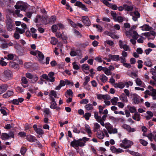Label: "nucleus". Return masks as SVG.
Wrapping results in <instances>:
<instances>
[{
  "label": "nucleus",
  "instance_id": "nucleus-1",
  "mask_svg": "<svg viewBox=\"0 0 156 156\" xmlns=\"http://www.w3.org/2000/svg\"><path fill=\"white\" fill-rule=\"evenodd\" d=\"M136 27L135 25L132 26L131 27L130 24L127 23V29H130L127 31V37H132L133 38L130 40V42L133 44H135L136 42V40L138 38L139 35L136 31L134 30Z\"/></svg>",
  "mask_w": 156,
  "mask_h": 156
},
{
  "label": "nucleus",
  "instance_id": "nucleus-2",
  "mask_svg": "<svg viewBox=\"0 0 156 156\" xmlns=\"http://www.w3.org/2000/svg\"><path fill=\"white\" fill-rule=\"evenodd\" d=\"M12 72L9 70H5L4 72L0 75V79L3 81H5L9 78L12 77Z\"/></svg>",
  "mask_w": 156,
  "mask_h": 156
},
{
  "label": "nucleus",
  "instance_id": "nucleus-3",
  "mask_svg": "<svg viewBox=\"0 0 156 156\" xmlns=\"http://www.w3.org/2000/svg\"><path fill=\"white\" fill-rule=\"evenodd\" d=\"M6 26L8 31H11L13 30V28L14 26V23L12 20L9 17L7 18L5 22Z\"/></svg>",
  "mask_w": 156,
  "mask_h": 156
},
{
  "label": "nucleus",
  "instance_id": "nucleus-4",
  "mask_svg": "<svg viewBox=\"0 0 156 156\" xmlns=\"http://www.w3.org/2000/svg\"><path fill=\"white\" fill-rule=\"evenodd\" d=\"M127 96L130 98H133V101L134 104H138L140 103L139 96L137 94H130L127 90Z\"/></svg>",
  "mask_w": 156,
  "mask_h": 156
},
{
  "label": "nucleus",
  "instance_id": "nucleus-5",
  "mask_svg": "<svg viewBox=\"0 0 156 156\" xmlns=\"http://www.w3.org/2000/svg\"><path fill=\"white\" fill-rule=\"evenodd\" d=\"M70 145L73 147H78L79 146L82 147L84 146V144L83 142H79L78 141L74 139L71 142Z\"/></svg>",
  "mask_w": 156,
  "mask_h": 156
},
{
  "label": "nucleus",
  "instance_id": "nucleus-6",
  "mask_svg": "<svg viewBox=\"0 0 156 156\" xmlns=\"http://www.w3.org/2000/svg\"><path fill=\"white\" fill-rule=\"evenodd\" d=\"M82 21L86 26H89L90 25V21L87 16H83L82 18Z\"/></svg>",
  "mask_w": 156,
  "mask_h": 156
},
{
  "label": "nucleus",
  "instance_id": "nucleus-7",
  "mask_svg": "<svg viewBox=\"0 0 156 156\" xmlns=\"http://www.w3.org/2000/svg\"><path fill=\"white\" fill-rule=\"evenodd\" d=\"M74 5L81 8L82 10H84L85 11L88 12L89 11L88 9L86 7L85 5L83 4L82 2L80 1H76L75 4Z\"/></svg>",
  "mask_w": 156,
  "mask_h": 156
},
{
  "label": "nucleus",
  "instance_id": "nucleus-8",
  "mask_svg": "<svg viewBox=\"0 0 156 156\" xmlns=\"http://www.w3.org/2000/svg\"><path fill=\"white\" fill-rule=\"evenodd\" d=\"M122 54V56L120 58L121 62L123 63L124 66L127 67V63H126V59L125 58V57L127 56V53L125 51H123Z\"/></svg>",
  "mask_w": 156,
  "mask_h": 156
},
{
  "label": "nucleus",
  "instance_id": "nucleus-9",
  "mask_svg": "<svg viewBox=\"0 0 156 156\" xmlns=\"http://www.w3.org/2000/svg\"><path fill=\"white\" fill-rule=\"evenodd\" d=\"M37 52H38L37 55L38 57V59L40 63L41 64H44L45 62H44L43 61L44 58V55L41 52L39 51H37Z\"/></svg>",
  "mask_w": 156,
  "mask_h": 156
},
{
  "label": "nucleus",
  "instance_id": "nucleus-10",
  "mask_svg": "<svg viewBox=\"0 0 156 156\" xmlns=\"http://www.w3.org/2000/svg\"><path fill=\"white\" fill-rule=\"evenodd\" d=\"M26 136V139L30 142H34L37 141L35 137L31 135H28Z\"/></svg>",
  "mask_w": 156,
  "mask_h": 156
},
{
  "label": "nucleus",
  "instance_id": "nucleus-11",
  "mask_svg": "<svg viewBox=\"0 0 156 156\" xmlns=\"http://www.w3.org/2000/svg\"><path fill=\"white\" fill-rule=\"evenodd\" d=\"M8 87L6 84H2L0 86V94L5 92L7 89Z\"/></svg>",
  "mask_w": 156,
  "mask_h": 156
},
{
  "label": "nucleus",
  "instance_id": "nucleus-12",
  "mask_svg": "<svg viewBox=\"0 0 156 156\" xmlns=\"http://www.w3.org/2000/svg\"><path fill=\"white\" fill-rule=\"evenodd\" d=\"M14 93L12 90H8L6 93L3 95V97L4 98H8L10 96L12 95Z\"/></svg>",
  "mask_w": 156,
  "mask_h": 156
},
{
  "label": "nucleus",
  "instance_id": "nucleus-13",
  "mask_svg": "<svg viewBox=\"0 0 156 156\" xmlns=\"http://www.w3.org/2000/svg\"><path fill=\"white\" fill-rule=\"evenodd\" d=\"M44 79L46 80H49L51 82H54L55 81V77L53 78H49L47 75L46 74H43L41 76Z\"/></svg>",
  "mask_w": 156,
  "mask_h": 156
},
{
  "label": "nucleus",
  "instance_id": "nucleus-14",
  "mask_svg": "<svg viewBox=\"0 0 156 156\" xmlns=\"http://www.w3.org/2000/svg\"><path fill=\"white\" fill-rule=\"evenodd\" d=\"M127 152L133 156H141V154H140L138 153L137 152H136L133 151L129 150L127 149Z\"/></svg>",
  "mask_w": 156,
  "mask_h": 156
},
{
  "label": "nucleus",
  "instance_id": "nucleus-15",
  "mask_svg": "<svg viewBox=\"0 0 156 156\" xmlns=\"http://www.w3.org/2000/svg\"><path fill=\"white\" fill-rule=\"evenodd\" d=\"M108 57L111 59L115 61H118L119 60V57L118 55H112L110 54Z\"/></svg>",
  "mask_w": 156,
  "mask_h": 156
},
{
  "label": "nucleus",
  "instance_id": "nucleus-16",
  "mask_svg": "<svg viewBox=\"0 0 156 156\" xmlns=\"http://www.w3.org/2000/svg\"><path fill=\"white\" fill-rule=\"evenodd\" d=\"M105 127L107 129L108 132L110 134H111V131L112 129V127L109 122L106 123L105 124Z\"/></svg>",
  "mask_w": 156,
  "mask_h": 156
},
{
  "label": "nucleus",
  "instance_id": "nucleus-17",
  "mask_svg": "<svg viewBox=\"0 0 156 156\" xmlns=\"http://www.w3.org/2000/svg\"><path fill=\"white\" fill-rule=\"evenodd\" d=\"M51 103L50 107L51 108L55 109V107L57 105V104L55 101V99L51 97Z\"/></svg>",
  "mask_w": 156,
  "mask_h": 156
},
{
  "label": "nucleus",
  "instance_id": "nucleus-18",
  "mask_svg": "<svg viewBox=\"0 0 156 156\" xmlns=\"http://www.w3.org/2000/svg\"><path fill=\"white\" fill-rule=\"evenodd\" d=\"M135 82L137 85L138 86L143 87L144 85V83L139 78H136V80Z\"/></svg>",
  "mask_w": 156,
  "mask_h": 156
},
{
  "label": "nucleus",
  "instance_id": "nucleus-19",
  "mask_svg": "<svg viewBox=\"0 0 156 156\" xmlns=\"http://www.w3.org/2000/svg\"><path fill=\"white\" fill-rule=\"evenodd\" d=\"M124 91L126 94H122L120 97L121 100L123 101H126L127 98V89H125Z\"/></svg>",
  "mask_w": 156,
  "mask_h": 156
},
{
  "label": "nucleus",
  "instance_id": "nucleus-20",
  "mask_svg": "<svg viewBox=\"0 0 156 156\" xmlns=\"http://www.w3.org/2000/svg\"><path fill=\"white\" fill-rule=\"evenodd\" d=\"M119 46L120 48H123L125 51H127V45L124 44L123 43L122 40L119 41Z\"/></svg>",
  "mask_w": 156,
  "mask_h": 156
},
{
  "label": "nucleus",
  "instance_id": "nucleus-21",
  "mask_svg": "<svg viewBox=\"0 0 156 156\" xmlns=\"http://www.w3.org/2000/svg\"><path fill=\"white\" fill-rule=\"evenodd\" d=\"M133 118L137 121H139L140 120V114L137 112H135L133 116Z\"/></svg>",
  "mask_w": 156,
  "mask_h": 156
},
{
  "label": "nucleus",
  "instance_id": "nucleus-22",
  "mask_svg": "<svg viewBox=\"0 0 156 156\" xmlns=\"http://www.w3.org/2000/svg\"><path fill=\"white\" fill-rule=\"evenodd\" d=\"M151 91V93L150 96L152 97L153 100H156V89H154Z\"/></svg>",
  "mask_w": 156,
  "mask_h": 156
},
{
  "label": "nucleus",
  "instance_id": "nucleus-23",
  "mask_svg": "<svg viewBox=\"0 0 156 156\" xmlns=\"http://www.w3.org/2000/svg\"><path fill=\"white\" fill-rule=\"evenodd\" d=\"M120 146L122 148H127V139L126 138H125L122 141V143L120 144Z\"/></svg>",
  "mask_w": 156,
  "mask_h": 156
},
{
  "label": "nucleus",
  "instance_id": "nucleus-24",
  "mask_svg": "<svg viewBox=\"0 0 156 156\" xmlns=\"http://www.w3.org/2000/svg\"><path fill=\"white\" fill-rule=\"evenodd\" d=\"M143 31H148L149 30L150 28L149 26L147 25H144L143 26L140 27Z\"/></svg>",
  "mask_w": 156,
  "mask_h": 156
},
{
  "label": "nucleus",
  "instance_id": "nucleus-25",
  "mask_svg": "<svg viewBox=\"0 0 156 156\" xmlns=\"http://www.w3.org/2000/svg\"><path fill=\"white\" fill-rule=\"evenodd\" d=\"M148 115L145 116V118L147 120H149L153 116V113L150 111H148L147 112Z\"/></svg>",
  "mask_w": 156,
  "mask_h": 156
},
{
  "label": "nucleus",
  "instance_id": "nucleus-26",
  "mask_svg": "<svg viewBox=\"0 0 156 156\" xmlns=\"http://www.w3.org/2000/svg\"><path fill=\"white\" fill-rule=\"evenodd\" d=\"M97 135L98 137L100 139H103L104 137V134L102 131H100V133L97 132Z\"/></svg>",
  "mask_w": 156,
  "mask_h": 156
},
{
  "label": "nucleus",
  "instance_id": "nucleus-27",
  "mask_svg": "<svg viewBox=\"0 0 156 156\" xmlns=\"http://www.w3.org/2000/svg\"><path fill=\"white\" fill-rule=\"evenodd\" d=\"M118 100L119 99L118 98L114 97L111 99V101L113 105H117V102Z\"/></svg>",
  "mask_w": 156,
  "mask_h": 156
},
{
  "label": "nucleus",
  "instance_id": "nucleus-28",
  "mask_svg": "<svg viewBox=\"0 0 156 156\" xmlns=\"http://www.w3.org/2000/svg\"><path fill=\"white\" fill-rule=\"evenodd\" d=\"M85 108L87 111L92 110L93 108V105L90 104H87L85 106Z\"/></svg>",
  "mask_w": 156,
  "mask_h": 156
},
{
  "label": "nucleus",
  "instance_id": "nucleus-29",
  "mask_svg": "<svg viewBox=\"0 0 156 156\" xmlns=\"http://www.w3.org/2000/svg\"><path fill=\"white\" fill-rule=\"evenodd\" d=\"M100 76V80L103 82H105L107 81L108 78L105 75L102 74Z\"/></svg>",
  "mask_w": 156,
  "mask_h": 156
},
{
  "label": "nucleus",
  "instance_id": "nucleus-30",
  "mask_svg": "<svg viewBox=\"0 0 156 156\" xmlns=\"http://www.w3.org/2000/svg\"><path fill=\"white\" fill-rule=\"evenodd\" d=\"M103 71H104L105 73L107 75H110L111 74L110 71L107 68L104 67Z\"/></svg>",
  "mask_w": 156,
  "mask_h": 156
},
{
  "label": "nucleus",
  "instance_id": "nucleus-31",
  "mask_svg": "<svg viewBox=\"0 0 156 156\" xmlns=\"http://www.w3.org/2000/svg\"><path fill=\"white\" fill-rule=\"evenodd\" d=\"M151 72L153 75L152 78L154 80H156V70L154 69H151Z\"/></svg>",
  "mask_w": 156,
  "mask_h": 156
},
{
  "label": "nucleus",
  "instance_id": "nucleus-32",
  "mask_svg": "<svg viewBox=\"0 0 156 156\" xmlns=\"http://www.w3.org/2000/svg\"><path fill=\"white\" fill-rule=\"evenodd\" d=\"M9 138V135L6 133H3L1 136V138L3 140L8 139Z\"/></svg>",
  "mask_w": 156,
  "mask_h": 156
},
{
  "label": "nucleus",
  "instance_id": "nucleus-33",
  "mask_svg": "<svg viewBox=\"0 0 156 156\" xmlns=\"http://www.w3.org/2000/svg\"><path fill=\"white\" fill-rule=\"evenodd\" d=\"M128 109L132 113L136 112V109L134 106H129L128 107Z\"/></svg>",
  "mask_w": 156,
  "mask_h": 156
},
{
  "label": "nucleus",
  "instance_id": "nucleus-34",
  "mask_svg": "<svg viewBox=\"0 0 156 156\" xmlns=\"http://www.w3.org/2000/svg\"><path fill=\"white\" fill-rule=\"evenodd\" d=\"M58 40L55 37H52L51 38V43L53 45H56L57 43Z\"/></svg>",
  "mask_w": 156,
  "mask_h": 156
},
{
  "label": "nucleus",
  "instance_id": "nucleus-35",
  "mask_svg": "<svg viewBox=\"0 0 156 156\" xmlns=\"http://www.w3.org/2000/svg\"><path fill=\"white\" fill-rule=\"evenodd\" d=\"M136 131V129L127 125V131L129 133L134 132Z\"/></svg>",
  "mask_w": 156,
  "mask_h": 156
},
{
  "label": "nucleus",
  "instance_id": "nucleus-36",
  "mask_svg": "<svg viewBox=\"0 0 156 156\" xmlns=\"http://www.w3.org/2000/svg\"><path fill=\"white\" fill-rule=\"evenodd\" d=\"M16 31L18 33H19L21 34H22L25 32V30L23 29H20L18 27H16Z\"/></svg>",
  "mask_w": 156,
  "mask_h": 156
},
{
  "label": "nucleus",
  "instance_id": "nucleus-37",
  "mask_svg": "<svg viewBox=\"0 0 156 156\" xmlns=\"http://www.w3.org/2000/svg\"><path fill=\"white\" fill-rule=\"evenodd\" d=\"M74 33L79 38H81L82 36L80 33L76 29H74Z\"/></svg>",
  "mask_w": 156,
  "mask_h": 156
},
{
  "label": "nucleus",
  "instance_id": "nucleus-38",
  "mask_svg": "<svg viewBox=\"0 0 156 156\" xmlns=\"http://www.w3.org/2000/svg\"><path fill=\"white\" fill-rule=\"evenodd\" d=\"M91 114L90 113L87 112L83 115V116L85 118L86 120H88L89 118L91 116Z\"/></svg>",
  "mask_w": 156,
  "mask_h": 156
},
{
  "label": "nucleus",
  "instance_id": "nucleus-39",
  "mask_svg": "<svg viewBox=\"0 0 156 156\" xmlns=\"http://www.w3.org/2000/svg\"><path fill=\"white\" fill-rule=\"evenodd\" d=\"M52 96H53L55 98H57V94L56 92L54 90H51L49 94V96L51 98L52 97H51Z\"/></svg>",
  "mask_w": 156,
  "mask_h": 156
},
{
  "label": "nucleus",
  "instance_id": "nucleus-40",
  "mask_svg": "<svg viewBox=\"0 0 156 156\" xmlns=\"http://www.w3.org/2000/svg\"><path fill=\"white\" fill-rule=\"evenodd\" d=\"M90 77L88 76H87L85 77V81L83 84V86H87V83L90 81Z\"/></svg>",
  "mask_w": 156,
  "mask_h": 156
},
{
  "label": "nucleus",
  "instance_id": "nucleus-41",
  "mask_svg": "<svg viewBox=\"0 0 156 156\" xmlns=\"http://www.w3.org/2000/svg\"><path fill=\"white\" fill-rule=\"evenodd\" d=\"M5 107H2L0 109V111L2 114H3L4 115H7V114L5 110Z\"/></svg>",
  "mask_w": 156,
  "mask_h": 156
},
{
  "label": "nucleus",
  "instance_id": "nucleus-42",
  "mask_svg": "<svg viewBox=\"0 0 156 156\" xmlns=\"http://www.w3.org/2000/svg\"><path fill=\"white\" fill-rule=\"evenodd\" d=\"M86 131L87 132L88 134H92L91 130L90 129V128L88 125H86L85 126Z\"/></svg>",
  "mask_w": 156,
  "mask_h": 156
},
{
  "label": "nucleus",
  "instance_id": "nucleus-43",
  "mask_svg": "<svg viewBox=\"0 0 156 156\" xmlns=\"http://www.w3.org/2000/svg\"><path fill=\"white\" fill-rule=\"evenodd\" d=\"M130 2H127V11H131L133 9V7L132 5H130Z\"/></svg>",
  "mask_w": 156,
  "mask_h": 156
},
{
  "label": "nucleus",
  "instance_id": "nucleus-44",
  "mask_svg": "<svg viewBox=\"0 0 156 156\" xmlns=\"http://www.w3.org/2000/svg\"><path fill=\"white\" fill-rule=\"evenodd\" d=\"M145 64L148 66L151 67L152 65V64L151 61L149 60H147L145 62Z\"/></svg>",
  "mask_w": 156,
  "mask_h": 156
},
{
  "label": "nucleus",
  "instance_id": "nucleus-45",
  "mask_svg": "<svg viewBox=\"0 0 156 156\" xmlns=\"http://www.w3.org/2000/svg\"><path fill=\"white\" fill-rule=\"evenodd\" d=\"M68 22L73 27L77 28V27L76 26V23L69 19H68Z\"/></svg>",
  "mask_w": 156,
  "mask_h": 156
},
{
  "label": "nucleus",
  "instance_id": "nucleus-46",
  "mask_svg": "<svg viewBox=\"0 0 156 156\" xmlns=\"http://www.w3.org/2000/svg\"><path fill=\"white\" fill-rule=\"evenodd\" d=\"M140 142L141 144L144 146H146L148 144V142L147 141L143 139H140Z\"/></svg>",
  "mask_w": 156,
  "mask_h": 156
},
{
  "label": "nucleus",
  "instance_id": "nucleus-47",
  "mask_svg": "<svg viewBox=\"0 0 156 156\" xmlns=\"http://www.w3.org/2000/svg\"><path fill=\"white\" fill-rule=\"evenodd\" d=\"M57 26V24L54 25L52 26L51 27V29L53 32H55L57 31L58 28Z\"/></svg>",
  "mask_w": 156,
  "mask_h": 156
},
{
  "label": "nucleus",
  "instance_id": "nucleus-48",
  "mask_svg": "<svg viewBox=\"0 0 156 156\" xmlns=\"http://www.w3.org/2000/svg\"><path fill=\"white\" fill-rule=\"evenodd\" d=\"M123 18L121 16H118L116 18V20H115V21H118L119 23L122 22L123 21Z\"/></svg>",
  "mask_w": 156,
  "mask_h": 156
},
{
  "label": "nucleus",
  "instance_id": "nucleus-49",
  "mask_svg": "<svg viewBox=\"0 0 156 156\" xmlns=\"http://www.w3.org/2000/svg\"><path fill=\"white\" fill-rule=\"evenodd\" d=\"M94 118L97 121L101 119V116H98V112H94Z\"/></svg>",
  "mask_w": 156,
  "mask_h": 156
},
{
  "label": "nucleus",
  "instance_id": "nucleus-50",
  "mask_svg": "<svg viewBox=\"0 0 156 156\" xmlns=\"http://www.w3.org/2000/svg\"><path fill=\"white\" fill-rule=\"evenodd\" d=\"M111 16L113 17L114 20L115 19L116 20V18L117 17V14L116 12L114 11H111Z\"/></svg>",
  "mask_w": 156,
  "mask_h": 156
},
{
  "label": "nucleus",
  "instance_id": "nucleus-51",
  "mask_svg": "<svg viewBox=\"0 0 156 156\" xmlns=\"http://www.w3.org/2000/svg\"><path fill=\"white\" fill-rule=\"evenodd\" d=\"M11 65L13 67L14 69H18L19 68V65L16 64V63L12 62L11 63Z\"/></svg>",
  "mask_w": 156,
  "mask_h": 156
},
{
  "label": "nucleus",
  "instance_id": "nucleus-52",
  "mask_svg": "<svg viewBox=\"0 0 156 156\" xmlns=\"http://www.w3.org/2000/svg\"><path fill=\"white\" fill-rule=\"evenodd\" d=\"M128 73H129V75H130V76L132 77H137V74L135 73L131 72L130 73H129V71H128Z\"/></svg>",
  "mask_w": 156,
  "mask_h": 156
},
{
  "label": "nucleus",
  "instance_id": "nucleus-53",
  "mask_svg": "<svg viewBox=\"0 0 156 156\" xmlns=\"http://www.w3.org/2000/svg\"><path fill=\"white\" fill-rule=\"evenodd\" d=\"M56 19V16H51L49 22H55Z\"/></svg>",
  "mask_w": 156,
  "mask_h": 156
},
{
  "label": "nucleus",
  "instance_id": "nucleus-54",
  "mask_svg": "<svg viewBox=\"0 0 156 156\" xmlns=\"http://www.w3.org/2000/svg\"><path fill=\"white\" fill-rule=\"evenodd\" d=\"M36 132L39 135L42 134L44 133V132L43 130L40 128H38L36 130Z\"/></svg>",
  "mask_w": 156,
  "mask_h": 156
},
{
  "label": "nucleus",
  "instance_id": "nucleus-55",
  "mask_svg": "<svg viewBox=\"0 0 156 156\" xmlns=\"http://www.w3.org/2000/svg\"><path fill=\"white\" fill-rule=\"evenodd\" d=\"M127 6V5H123V7L122 6H119L118 7V10L119 11H122L124 9H125L126 10H127V8L126 6Z\"/></svg>",
  "mask_w": 156,
  "mask_h": 156
},
{
  "label": "nucleus",
  "instance_id": "nucleus-56",
  "mask_svg": "<svg viewBox=\"0 0 156 156\" xmlns=\"http://www.w3.org/2000/svg\"><path fill=\"white\" fill-rule=\"evenodd\" d=\"M108 7L115 10H116L118 9V7L116 5H113L112 4H110V6H108Z\"/></svg>",
  "mask_w": 156,
  "mask_h": 156
},
{
  "label": "nucleus",
  "instance_id": "nucleus-57",
  "mask_svg": "<svg viewBox=\"0 0 156 156\" xmlns=\"http://www.w3.org/2000/svg\"><path fill=\"white\" fill-rule=\"evenodd\" d=\"M124 87V85L122 83H116L115 84V87H119L120 88H122Z\"/></svg>",
  "mask_w": 156,
  "mask_h": 156
},
{
  "label": "nucleus",
  "instance_id": "nucleus-58",
  "mask_svg": "<svg viewBox=\"0 0 156 156\" xmlns=\"http://www.w3.org/2000/svg\"><path fill=\"white\" fill-rule=\"evenodd\" d=\"M4 58H2L0 60V64L2 66H6L7 65L6 62L3 61Z\"/></svg>",
  "mask_w": 156,
  "mask_h": 156
},
{
  "label": "nucleus",
  "instance_id": "nucleus-59",
  "mask_svg": "<svg viewBox=\"0 0 156 156\" xmlns=\"http://www.w3.org/2000/svg\"><path fill=\"white\" fill-rule=\"evenodd\" d=\"M14 37L16 39H19L20 37V35L16 31L14 34Z\"/></svg>",
  "mask_w": 156,
  "mask_h": 156
},
{
  "label": "nucleus",
  "instance_id": "nucleus-60",
  "mask_svg": "<svg viewBox=\"0 0 156 156\" xmlns=\"http://www.w3.org/2000/svg\"><path fill=\"white\" fill-rule=\"evenodd\" d=\"M26 151L27 149L25 147H22L21 149L20 152L22 154L24 155V154H25Z\"/></svg>",
  "mask_w": 156,
  "mask_h": 156
},
{
  "label": "nucleus",
  "instance_id": "nucleus-61",
  "mask_svg": "<svg viewBox=\"0 0 156 156\" xmlns=\"http://www.w3.org/2000/svg\"><path fill=\"white\" fill-rule=\"evenodd\" d=\"M137 63H138V68L139 69H141L143 65L142 63H143V61L141 60H139L138 61Z\"/></svg>",
  "mask_w": 156,
  "mask_h": 156
},
{
  "label": "nucleus",
  "instance_id": "nucleus-62",
  "mask_svg": "<svg viewBox=\"0 0 156 156\" xmlns=\"http://www.w3.org/2000/svg\"><path fill=\"white\" fill-rule=\"evenodd\" d=\"M22 83L24 84H26L28 83V81L27 78L25 77H22L21 79Z\"/></svg>",
  "mask_w": 156,
  "mask_h": 156
},
{
  "label": "nucleus",
  "instance_id": "nucleus-63",
  "mask_svg": "<svg viewBox=\"0 0 156 156\" xmlns=\"http://www.w3.org/2000/svg\"><path fill=\"white\" fill-rule=\"evenodd\" d=\"M133 14V15L137 17H140V14L137 11H135L134 12L131 13L130 14Z\"/></svg>",
  "mask_w": 156,
  "mask_h": 156
},
{
  "label": "nucleus",
  "instance_id": "nucleus-64",
  "mask_svg": "<svg viewBox=\"0 0 156 156\" xmlns=\"http://www.w3.org/2000/svg\"><path fill=\"white\" fill-rule=\"evenodd\" d=\"M26 76L27 78H29L30 79H32L33 78V76L31 73H26Z\"/></svg>",
  "mask_w": 156,
  "mask_h": 156
}]
</instances>
